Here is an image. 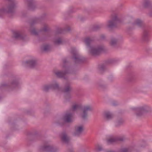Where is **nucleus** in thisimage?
<instances>
[{"label":"nucleus","mask_w":152,"mask_h":152,"mask_svg":"<svg viewBox=\"0 0 152 152\" xmlns=\"http://www.w3.org/2000/svg\"><path fill=\"white\" fill-rule=\"evenodd\" d=\"M118 42V40L115 38H112L110 42V45L112 47H115Z\"/></svg>","instance_id":"nucleus-23"},{"label":"nucleus","mask_w":152,"mask_h":152,"mask_svg":"<svg viewBox=\"0 0 152 152\" xmlns=\"http://www.w3.org/2000/svg\"><path fill=\"white\" fill-rule=\"evenodd\" d=\"M99 86L102 88H104V85H99Z\"/></svg>","instance_id":"nucleus-39"},{"label":"nucleus","mask_w":152,"mask_h":152,"mask_svg":"<svg viewBox=\"0 0 152 152\" xmlns=\"http://www.w3.org/2000/svg\"><path fill=\"white\" fill-rule=\"evenodd\" d=\"M63 67L64 68L66 71H58L55 72V74L56 76L60 78H63L65 79H67L66 75L69 73H73L72 72H70L68 71L69 68L68 66H66V64L67 62L66 59H64L63 61Z\"/></svg>","instance_id":"nucleus-4"},{"label":"nucleus","mask_w":152,"mask_h":152,"mask_svg":"<svg viewBox=\"0 0 152 152\" xmlns=\"http://www.w3.org/2000/svg\"><path fill=\"white\" fill-rule=\"evenodd\" d=\"M14 10H0V13L3 14H12L14 13Z\"/></svg>","instance_id":"nucleus-22"},{"label":"nucleus","mask_w":152,"mask_h":152,"mask_svg":"<svg viewBox=\"0 0 152 152\" xmlns=\"http://www.w3.org/2000/svg\"><path fill=\"white\" fill-rule=\"evenodd\" d=\"M103 25H97L94 26L93 28V30L94 31H96L102 27Z\"/></svg>","instance_id":"nucleus-27"},{"label":"nucleus","mask_w":152,"mask_h":152,"mask_svg":"<svg viewBox=\"0 0 152 152\" xmlns=\"http://www.w3.org/2000/svg\"><path fill=\"white\" fill-rule=\"evenodd\" d=\"M124 139L123 137L115 138L113 137L107 139V143L108 144H112L117 143L118 141H123Z\"/></svg>","instance_id":"nucleus-15"},{"label":"nucleus","mask_w":152,"mask_h":152,"mask_svg":"<svg viewBox=\"0 0 152 152\" xmlns=\"http://www.w3.org/2000/svg\"><path fill=\"white\" fill-rule=\"evenodd\" d=\"M41 49L44 51L48 52L50 50V47L48 45H45L42 47Z\"/></svg>","instance_id":"nucleus-25"},{"label":"nucleus","mask_w":152,"mask_h":152,"mask_svg":"<svg viewBox=\"0 0 152 152\" xmlns=\"http://www.w3.org/2000/svg\"><path fill=\"white\" fill-rule=\"evenodd\" d=\"M93 110V107L91 105H87L83 106L82 109V113H81L82 118L83 120L87 119L88 112L92 111Z\"/></svg>","instance_id":"nucleus-7"},{"label":"nucleus","mask_w":152,"mask_h":152,"mask_svg":"<svg viewBox=\"0 0 152 152\" xmlns=\"http://www.w3.org/2000/svg\"><path fill=\"white\" fill-rule=\"evenodd\" d=\"M72 88L69 83H67L65 85L64 88L63 90L64 93H69L72 90Z\"/></svg>","instance_id":"nucleus-19"},{"label":"nucleus","mask_w":152,"mask_h":152,"mask_svg":"<svg viewBox=\"0 0 152 152\" xmlns=\"http://www.w3.org/2000/svg\"><path fill=\"white\" fill-rule=\"evenodd\" d=\"M66 30H67V31H69L70 30V29L69 28L68 29H66Z\"/></svg>","instance_id":"nucleus-44"},{"label":"nucleus","mask_w":152,"mask_h":152,"mask_svg":"<svg viewBox=\"0 0 152 152\" xmlns=\"http://www.w3.org/2000/svg\"><path fill=\"white\" fill-rule=\"evenodd\" d=\"M119 22V19L116 14L112 16L111 19L108 21L106 24V27L109 30H111L117 26L118 23Z\"/></svg>","instance_id":"nucleus-2"},{"label":"nucleus","mask_w":152,"mask_h":152,"mask_svg":"<svg viewBox=\"0 0 152 152\" xmlns=\"http://www.w3.org/2000/svg\"><path fill=\"white\" fill-rule=\"evenodd\" d=\"M149 15L151 16H152V10H151V11L150 12Z\"/></svg>","instance_id":"nucleus-41"},{"label":"nucleus","mask_w":152,"mask_h":152,"mask_svg":"<svg viewBox=\"0 0 152 152\" xmlns=\"http://www.w3.org/2000/svg\"><path fill=\"white\" fill-rule=\"evenodd\" d=\"M124 120L122 118L119 119L116 122V126H118L121 125L124 123Z\"/></svg>","instance_id":"nucleus-28"},{"label":"nucleus","mask_w":152,"mask_h":152,"mask_svg":"<svg viewBox=\"0 0 152 152\" xmlns=\"http://www.w3.org/2000/svg\"><path fill=\"white\" fill-rule=\"evenodd\" d=\"M25 8L32 10L39 8L37 2L34 0H23Z\"/></svg>","instance_id":"nucleus-5"},{"label":"nucleus","mask_w":152,"mask_h":152,"mask_svg":"<svg viewBox=\"0 0 152 152\" xmlns=\"http://www.w3.org/2000/svg\"><path fill=\"white\" fill-rule=\"evenodd\" d=\"M39 19L38 18H36L35 19H33L31 22V25H33L35 23H37L38 22L39 20Z\"/></svg>","instance_id":"nucleus-31"},{"label":"nucleus","mask_w":152,"mask_h":152,"mask_svg":"<svg viewBox=\"0 0 152 152\" xmlns=\"http://www.w3.org/2000/svg\"><path fill=\"white\" fill-rule=\"evenodd\" d=\"M93 38L87 37L85 40V42L86 45L89 47L90 53L93 55H96L99 54L103 50V47L99 46L96 47L90 46V44L93 41Z\"/></svg>","instance_id":"nucleus-1"},{"label":"nucleus","mask_w":152,"mask_h":152,"mask_svg":"<svg viewBox=\"0 0 152 152\" xmlns=\"http://www.w3.org/2000/svg\"><path fill=\"white\" fill-rule=\"evenodd\" d=\"M50 89L59 90L58 84L56 81H54L49 85L44 86L43 88V90L45 92L48 91Z\"/></svg>","instance_id":"nucleus-8"},{"label":"nucleus","mask_w":152,"mask_h":152,"mask_svg":"<svg viewBox=\"0 0 152 152\" xmlns=\"http://www.w3.org/2000/svg\"><path fill=\"white\" fill-rule=\"evenodd\" d=\"M129 149L126 148H123L121 149L119 152H129Z\"/></svg>","instance_id":"nucleus-32"},{"label":"nucleus","mask_w":152,"mask_h":152,"mask_svg":"<svg viewBox=\"0 0 152 152\" xmlns=\"http://www.w3.org/2000/svg\"><path fill=\"white\" fill-rule=\"evenodd\" d=\"M141 7L142 9L152 10V3L150 0H143Z\"/></svg>","instance_id":"nucleus-12"},{"label":"nucleus","mask_w":152,"mask_h":152,"mask_svg":"<svg viewBox=\"0 0 152 152\" xmlns=\"http://www.w3.org/2000/svg\"><path fill=\"white\" fill-rule=\"evenodd\" d=\"M105 152H115V151H113L111 150H106Z\"/></svg>","instance_id":"nucleus-38"},{"label":"nucleus","mask_w":152,"mask_h":152,"mask_svg":"<svg viewBox=\"0 0 152 152\" xmlns=\"http://www.w3.org/2000/svg\"><path fill=\"white\" fill-rule=\"evenodd\" d=\"M42 30L44 31H47V30H48L47 27L46 26H45L44 28H43Z\"/></svg>","instance_id":"nucleus-36"},{"label":"nucleus","mask_w":152,"mask_h":152,"mask_svg":"<svg viewBox=\"0 0 152 152\" xmlns=\"http://www.w3.org/2000/svg\"><path fill=\"white\" fill-rule=\"evenodd\" d=\"M62 29L61 28H59L58 29V31H57L58 33H61L62 32Z\"/></svg>","instance_id":"nucleus-35"},{"label":"nucleus","mask_w":152,"mask_h":152,"mask_svg":"<svg viewBox=\"0 0 152 152\" xmlns=\"http://www.w3.org/2000/svg\"><path fill=\"white\" fill-rule=\"evenodd\" d=\"M99 72L102 73L105 69V66L104 65H102L99 66Z\"/></svg>","instance_id":"nucleus-26"},{"label":"nucleus","mask_w":152,"mask_h":152,"mask_svg":"<svg viewBox=\"0 0 152 152\" xmlns=\"http://www.w3.org/2000/svg\"><path fill=\"white\" fill-rule=\"evenodd\" d=\"M95 149L97 151H101L103 150L102 146L98 145L96 146Z\"/></svg>","instance_id":"nucleus-30"},{"label":"nucleus","mask_w":152,"mask_h":152,"mask_svg":"<svg viewBox=\"0 0 152 152\" xmlns=\"http://www.w3.org/2000/svg\"><path fill=\"white\" fill-rule=\"evenodd\" d=\"M71 53L73 55L72 58L76 64L81 63L85 61V58L78 54L75 48H71Z\"/></svg>","instance_id":"nucleus-3"},{"label":"nucleus","mask_w":152,"mask_h":152,"mask_svg":"<svg viewBox=\"0 0 152 152\" xmlns=\"http://www.w3.org/2000/svg\"><path fill=\"white\" fill-rule=\"evenodd\" d=\"M13 35L14 37L15 38H20L21 39H23V37L21 35L20 32L19 31H15L13 32Z\"/></svg>","instance_id":"nucleus-21"},{"label":"nucleus","mask_w":152,"mask_h":152,"mask_svg":"<svg viewBox=\"0 0 152 152\" xmlns=\"http://www.w3.org/2000/svg\"><path fill=\"white\" fill-rule=\"evenodd\" d=\"M134 78V76L133 75H130L129 76L127 80L129 82H131L132 81Z\"/></svg>","instance_id":"nucleus-33"},{"label":"nucleus","mask_w":152,"mask_h":152,"mask_svg":"<svg viewBox=\"0 0 152 152\" xmlns=\"http://www.w3.org/2000/svg\"><path fill=\"white\" fill-rule=\"evenodd\" d=\"M70 9H74V8H73V7H72V8H71Z\"/></svg>","instance_id":"nucleus-47"},{"label":"nucleus","mask_w":152,"mask_h":152,"mask_svg":"<svg viewBox=\"0 0 152 152\" xmlns=\"http://www.w3.org/2000/svg\"><path fill=\"white\" fill-rule=\"evenodd\" d=\"M105 37L104 36L102 35L101 36V38L102 39H104Z\"/></svg>","instance_id":"nucleus-42"},{"label":"nucleus","mask_w":152,"mask_h":152,"mask_svg":"<svg viewBox=\"0 0 152 152\" xmlns=\"http://www.w3.org/2000/svg\"><path fill=\"white\" fill-rule=\"evenodd\" d=\"M18 83V81L15 80L13 81L10 84L8 85L5 83H3L1 85V86H8L11 88H12L17 86Z\"/></svg>","instance_id":"nucleus-17"},{"label":"nucleus","mask_w":152,"mask_h":152,"mask_svg":"<svg viewBox=\"0 0 152 152\" xmlns=\"http://www.w3.org/2000/svg\"><path fill=\"white\" fill-rule=\"evenodd\" d=\"M113 62V60H111L109 62L110 63H112Z\"/></svg>","instance_id":"nucleus-40"},{"label":"nucleus","mask_w":152,"mask_h":152,"mask_svg":"<svg viewBox=\"0 0 152 152\" xmlns=\"http://www.w3.org/2000/svg\"><path fill=\"white\" fill-rule=\"evenodd\" d=\"M104 117L107 120H109L113 118L114 115L111 113L107 112H105L104 113Z\"/></svg>","instance_id":"nucleus-18"},{"label":"nucleus","mask_w":152,"mask_h":152,"mask_svg":"<svg viewBox=\"0 0 152 152\" xmlns=\"http://www.w3.org/2000/svg\"><path fill=\"white\" fill-rule=\"evenodd\" d=\"M54 42L55 45H60L62 44L63 41L61 38L59 37L55 39Z\"/></svg>","instance_id":"nucleus-24"},{"label":"nucleus","mask_w":152,"mask_h":152,"mask_svg":"<svg viewBox=\"0 0 152 152\" xmlns=\"http://www.w3.org/2000/svg\"><path fill=\"white\" fill-rule=\"evenodd\" d=\"M60 137L63 142L68 144L70 141V138L68 136L65 132H63L60 134Z\"/></svg>","instance_id":"nucleus-14"},{"label":"nucleus","mask_w":152,"mask_h":152,"mask_svg":"<svg viewBox=\"0 0 152 152\" xmlns=\"http://www.w3.org/2000/svg\"><path fill=\"white\" fill-rule=\"evenodd\" d=\"M40 151L41 152H56L57 150L52 146L48 143H46L40 147Z\"/></svg>","instance_id":"nucleus-9"},{"label":"nucleus","mask_w":152,"mask_h":152,"mask_svg":"<svg viewBox=\"0 0 152 152\" xmlns=\"http://www.w3.org/2000/svg\"><path fill=\"white\" fill-rule=\"evenodd\" d=\"M23 64L25 66L33 68L37 66V64L36 60L31 59L23 62Z\"/></svg>","instance_id":"nucleus-10"},{"label":"nucleus","mask_w":152,"mask_h":152,"mask_svg":"<svg viewBox=\"0 0 152 152\" xmlns=\"http://www.w3.org/2000/svg\"><path fill=\"white\" fill-rule=\"evenodd\" d=\"M2 15V14H0V16H1Z\"/></svg>","instance_id":"nucleus-46"},{"label":"nucleus","mask_w":152,"mask_h":152,"mask_svg":"<svg viewBox=\"0 0 152 152\" xmlns=\"http://www.w3.org/2000/svg\"><path fill=\"white\" fill-rule=\"evenodd\" d=\"M84 130V127L83 125H77L75 127L73 135L76 136H79L81 134Z\"/></svg>","instance_id":"nucleus-11"},{"label":"nucleus","mask_w":152,"mask_h":152,"mask_svg":"<svg viewBox=\"0 0 152 152\" xmlns=\"http://www.w3.org/2000/svg\"><path fill=\"white\" fill-rule=\"evenodd\" d=\"M149 31L146 29H145L143 32L142 37V40L143 41H148L149 40Z\"/></svg>","instance_id":"nucleus-16"},{"label":"nucleus","mask_w":152,"mask_h":152,"mask_svg":"<svg viewBox=\"0 0 152 152\" xmlns=\"http://www.w3.org/2000/svg\"><path fill=\"white\" fill-rule=\"evenodd\" d=\"M133 24L137 25L139 27H141L144 25V24L142 20L138 19L134 21Z\"/></svg>","instance_id":"nucleus-20"},{"label":"nucleus","mask_w":152,"mask_h":152,"mask_svg":"<svg viewBox=\"0 0 152 152\" xmlns=\"http://www.w3.org/2000/svg\"><path fill=\"white\" fill-rule=\"evenodd\" d=\"M69 151L70 152H73V151L72 150H70Z\"/></svg>","instance_id":"nucleus-45"},{"label":"nucleus","mask_w":152,"mask_h":152,"mask_svg":"<svg viewBox=\"0 0 152 152\" xmlns=\"http://www.w3.org/2000/svg\"><path fill=\"white\" fill-rule=\"evenodd\" d=\"M131 109L136 112V115L137 117H140L144 113L148 112L149 108L147 106H145L137 108H133Z\"/></svg>","instance_id":"nucleus-6"},{"label":"nucleus","mask_w":152,"mask_h":152,"mask_svg":"<svg viewBox=\"0 0 152 152\" xmlns=\"http://www.w3.org/2000/svg\"><path fill=\"white\" fill-rule=\"evenodd\" d=\"M118 104V103L117 102H114L112 103V105L113 106H116Z\"/></svg>","instance_id":"nucleus-37"},{"label":"nucleus","mask_w":152,"mask_h":152,"mask_svg":"<svg viewBox=\"0 0 152 152\" xmlns=\"http://www.w3.org/2000/svg\"><path fill=\"white\" fill-rule=\"evenodd\" d=\"M129 20H133V18L132 17H130L129 18Z\"/></svg>","instance_id":"nucleus-43"},{"label":"nucleus","mask_w":152,"mask_h":152,"mask_svg":"<svg viewBox=\"0 0 152 152\" xmlns=\"http://www.w3.org/2000/svg\"><path fill=\"white\" fill-rule=\"evenodd\" d=\"M72 114L71 113H66L63 117V120L64 121V122L60 125L62 126L63 125L65 122L69 123L72 122Z\"/></svg>","instance_id":"nucleus-13"},{"label":"nucleus","mask_w":152,"mask_h":152,"mask_svg":"<svg viewBox=\"0 0 152 152\" xmlns=\"http://www.w3.org/2000/svg\"><path fill=\"white\" fill-rule=\"evenodd\" d=\"M80 107V106L79 105L75 104L72 106V110L73 111H75L78 109Z\"/></svg>","instance_id":"nucleus-29"},{"label":"nucleus","mask_w":152,"mask_h":152,"mask_svg":"<svg viewBox=\"0 0 152 152\" xmlns=\"http://www.w3.org/2000/svg\"><path fill=\"white\" fill-rule=\"evenodd\" d=\"M31 33L32 34L34 35H37V33L35 29H32L31 31Z\"/></svg>","instance_id":"nucleus-34"}]
</instances>
